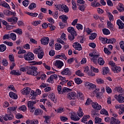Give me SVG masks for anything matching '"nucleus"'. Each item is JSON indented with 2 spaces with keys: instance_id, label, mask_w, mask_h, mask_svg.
Listing matches in <instances>:
<instances>
[{
  "instance_id": "f257e3e1",
  "label": "nucleus",
  "mask_w": 124,
  "mask_h": 124,
  "mask_svg": "<svg viewBox=\"0 0 124 124\" xmlns=\"http://www.w3.org/2000/svg\"><path fill=\"white\" fill-rule=\"evenodd\" d=\"M36 68L34 67V66H28L25 67H21L20 68V71L22 72L26 71L27 74L28 75H36Z\"/></svg>"
},
{
  "instance_id": "f03ea898",
  "label": "nucleus",
  "mask_w": 124,
  "mask_h": 124,
  "mask_svg": "<svg viewBox=\"0 0 124 124\" xmlns=\"http://www.w3.org/2000/svg\"><path fill=\"white\" fill-rule=\"evenodd\" d=\"M108 64L111 66V70L114 73H120L122 71V67L117 65L113 61H110Z\"/></svg>"
},
{
  "instance_id": "7ed1b4c3",
  "label": "nucleus",
  "mask_w": 124,
  "mask_h": 124,
  "mask_svg": "<svg viewBox=\"0 0 124 124\" xmlns=\"http://www.w3.org/2000/svg\"><path fill=\"white\" fill-rule=\"evenodd\" d=\"M35 104H36V101H29L28 102V108L30 112L31 113L34 112V110H35V106L34 105H35Z\"/></svg>"
},
{
  "instance_id": "20e7f679",
  "label": "nucleus",
  "mask_w": 124,
  "mask_h": 124,
  "mask_svg": "<svg viewBox=\"0 0 124 124\" xmlns=\"http://www.w3.org/2000/svg\"><path fill=\"white\" fill-rule=\"evenodd\" d=\"M33 53L38 55V59H42L44 56V51L41 48H36L33 50Z\"/></svg>"
},
{
  "instance_id": "39448f33",
  "label": "nucleus",
  "mask_w": 124,
  "mask_h": 124,
  "mask_svg": "<svg viewBox=\"0 0 124 124\" xmlns=\"http://www.w3.org/2000/svg\"><path fill=\"white\" fill-rule=\"evenodd\" d=\"M24 58L25 61H33L34 54L31 52H28L24 55Z\"/></svg>"
},
{
  "instance_id": "423d86ee",
  "label": "nucleus",
  "mask_w": 124,
  "mask_h": 124,
  "mask_svg": "<svg viewBox=\"0 0 124 124\" xmlns=\"http://www.w3.org/2000/svg\"><path fill=\"white\" fill-rule=\"evenodd\" d=\"M89 56L91 57V61H92L93 62L95 63V64L97 63V59L99 58V56H100L99 54L97 53L95 54L93 52V53H90L89 54Z\"/></svg>"
},
{
  "instance_id": "0eeeda50",
  "label": "nucleus",
  "mask_w": 124,
  "mask_h": 124,
  "mask_svg": "<svg viewBox=\"0 0 124 124\" xmlns=\"http://www.w3.org/2000/svg\"><path fill=\"white\" fill-rule=\"evenodd\" d=\"M64 65L63 62L60 60H56L54 62V66H56L57 68L61 69Z\"/></svg>"
},
{
  "instance_id": "6e6552de",
  "label": "nucleus",
  "mask_w": 124,
  "mask_h": 124,
  "mask_svg": "<svg viewBox=\"0 0 124 124\" xmlns=\"http://www.w3.org/2000/svg\"><path fill=\"white\" fill-rule=\"evenodd\" d=\"M31 88L30 87H25L21 90V93L22 94L24 95H28L30 94V93H31Z\"/></svg>"
},
{
  "instance_id": "1a4fd4ad",
  "label": "nucleus",
  "mask_w": 124,
  "mask_h": 124,
  "mask_svg": "<svg viewBox=\"0 0 124 124\" xmlns=\"http://www.w3.org/2000/svg\"><path fill=\"white\" fill-rule=\"evenodd\" d=\"M114 97L115 99L119 103H124V97L123 96L122 94L119 95H115Z\"/></svg>"
},
{
  "instance_id": "9d476101",
  "label": "nucleus",
  "mask_w": 124,
  "mask_h": 124,
  "mask_svg": "<svg viewBox=\"0 0 124 124\" xmlns=\"http://www.w3.org/2000/svg\"><path fill=\"white\" fill-rule=\"evenodd\" d=\"M50 39L48 37H44L41 39V43L42 45H48Z\"/></svg>"
},
{
  "instance_id": "9b49d317",
  "label": "nucleus",
  "mask_w": 124,
  "mask_h": 124,
  "mask_svg": "<svg viewBox=\"0 0 124 124\" xmlns=\"http://www.w3.org/2000/svg\"><path fill=\"white\" fill-rule=\"evenodd\" d=\"M3 119L4 121H5L7 122V121H12V120H13L14 119V116L12 114H5V116L3 117Z\"/></svg>"
},
{
  "instance_id": "f8f14e48",
  "label": "nucleus",
  "mask_w": 124,
  "mask_h": 124,
  "mask_svg": "<svg viewBox=\"0 0 124 124\" xmlns=\"http://www.w3.org/2000/svg\"><path fill=\"white\" fill-rule=\"evenodd\" d=\"M62 75H66L67 76H69L71 75V72L68 68H66L62 70L61 72Z\"/></svg>"
},
{
  "instance_id": "ddd939ff",
  "label": "nucleus",
  "mask_w": 124,
  "mask_h": 124,
  "mask_svg": "<svg viewBox=\"0 0 124 124\" xmlns=\"http://www.w3.org/2000/svg\"><path fill=\"white\" fill-rule=\"evenodd\" d=\"M92 106L93 108V109H94L95 110H101V109L102 108L101 106L98 104L97 102H94L92 103Z\"/></svg>"
},
{
  "instance_id": "4468645a",
  "label": "nucleus",
  "mask_w": 124,
  "mask_h": 124,
  "mask_svg": "<svg viewBox=\"0 0 124 124\" xmlns=\"http://www.w3.org/2000/svg\"><path fill=\"white\" fill-rule=\"evenodd\" d=\"M77 94L75 92H71L68 93V98L70 100L76 99Z\"/></svg>"
},
{
  "instance_id": "2eb2a0df",
  "label": "nucleus",
  "mask_w": 124,
  "mask_h": 124,
  "mask_svg": "<svg viewBox=\"0 0 124 124\" xmlns=\"http://www.w3.org/2000/svg\"><path fill=\"white\" fill-rule=\"evenodd\" d=\"M17 21H18V17H10L8 19V21L9 22V23H11L12 25L16 24V23H17Z\"/></svg>"
},
{
  "instance_id": "dca6fc26",
  "label": "nucleus",
  "mask_w": 124,
  "mask_h": 124,
  "mask_svg": "<svg viewBox=\"0 0 124 124\" xmlns=\"http://www.w3.org/2000/svg\"><path fill=\"white\" fill-rule=\"evenodd\" d=\"M73 46L76 50H78V51H81V50L82 49L81 44H79L78 42L74 43Z\"/></svg>"
},
{
  "instance_id": "f3484780",
  "label": "nucleus",
  "mask_w": 124,
  "mask_h": 124,
  "mask_svg": "<svg viewBox=\"0 0 124 124\" xmlns=\"http://www.w3.org/2000/svg\"><path fill=\"white\" fill-rule=\"evenodd\" d=\"M67 31L69 33H71V35H77V32H76L73 27L68 28Z\"/></svg>"
},
{
  "instance_id": "a211bd4d",
  "label": "nucleus",
  "mask_w": 124,
  "mask_h": 124,
  "mask_svg": "<svg viewBox=\"0 0 124 124\" xmlns=\"http://www.w3.org/2000/svg\"><path fill=\"white\" fill-rule=\"evenodd\" d=\"M10 74L12 75H16V76H20L22 74L19 70H13L10 72Z\"/></svg>"
},
{
  "instance_id": "6ab92c4d",
  "label": "nucleus",
  "mask_w": 124,
  "mask_h": 124,
  "mask_svg": "<svg viewBox=\"0 0 124 124\" xmlns=\"http://www.w3.org/2000/svg\"><path fill=\"white\" fill-rule=\"evenodd\" d=\"M48 97L52 101H53V102H54V103H57V99L56 98V95L54 93H51L49 94Z\"/></svg>"
},
{
  "instance_id": "aec40b11",
  "label": "nucleus",
  "mask_w": 124,
  "mask_h": 124,
  "mask_svg": "<svg viewBox=\"0 0 124 124\" xmlns=\"http://www.w3.org/2000/svg\"><path fill=\"white\" fill-rule=\"evenodd\" d=\"M30 99H32V100H35V97H36L37 94L36 92H34V91L32 90L31 91V93H30Z\"/></svg>"
},
{
  "instance_id": "412c9836",
  "label": "nucleus",
  "mask_w": 124,
  "mask_h": 124,
  "mask_svg": "<svg viewBox=\"0 0 124 124\" xmlns=\"http://www.w3.org/2000/svg\"><path fill=\"white\" fill-rule=\"evenodd\" d=\"M61 8L62 9V11H64L65 13H68L69 11V8H68L66 5H61Z\"/></svg>"
},
{
  "instance_id": "4be33fe9",
  "label": "nucleus",
  "mask_w": 124,
  "mask_h": 124,
  "mask_svg": "<svg viewBox=\"0 0 124 124\" xmlns=\"http://www.w3.org/2000/svg\"><path fill=\"white\" fill-rule=\"evenodd\" d=\"M56 59H60L61 60H65L66 61L67 60V57L65 56V54L64 53H61L60 55H58L56 56Z\"/></svg>"
},
{
  "instance_id": "5701e85b",
  "label": "nucleus",
  "mask_w": 124,
  "mask_h": 124,
  "mask_svg": "<svg viewBox=\"0 0 124 124\" xmlns=\"http://www.w3.org/2000/svg\"><path fill=\"white\" fill-rule=\"evenodd\" d=\"M117 25L118 26L119 29H123L124 28V24L120 19L117 20Z\"/></svg>"
},
{
  "instance_id": "b1692460",
  "label": "nucleus",
  "mask_w": 124,
  "mask_h": 124,
  "mask_svg": "<svg viewBox=\"0 0 124 124\" xmlns=\"http://www.w3.org/2000/svg\"><path fill=\"white\" fill-rule=\"evenodd\" d=\"M71 119L73 121H79V120H80V118H78L77 116V115H76V114H75L74 113H72V115L71 116Z\"/></svg>"
},
{
  "instance_id": "393cba45",
  "label": "nucleus",
  "mask_w": 124,
  "mask_h": 124,
  "mask_svg": "<svg viewBox=\"0 0 124 124\" xmlns=\"http://www.w3.org/2000/svg\"><path fill=\"white\" fill-rule=\"evenodd\" d=\"M60 19H62L63 23H66L67 20L68 19V17L66 15H62L59 16Z\"/></svg>"
},
{
  "instance_id": "a878e982",
  "label": "nucleus",
  "mask_w": 124,
  "mask_h": 124,
  "mask_svg": "<svg viewBox=\"0 0 124 124\" xmlns=\"http://www.w3.org/2000/svg\"><path fill=\"white\" fill-rule=\"evenodd\" d=\"M10 97L13 98L14 99H17L18 98V96L14 92H10L9 93Z\"/></svg>"
},
{
  "instance_id": "bb28decb",
  "label": "nucleus",
  "mask_w": 124,
  "mask_h": 124,
  "mask_svg": "<svg viewBox=\"0 0 124 124\" xmlns=\"http://www.w3.org/2000/svg\"><path fill=\"white\" fill-rule=\"evenodd\" d=\"M78 116L79 117V118H82L83 116H84V112H83V110L79 107L78 110Z\"/></svg>"
},
{
  "instance_id": "cd10ccee",
  "label": "nucleus",
  "mask_w": 124,
  "mask_h": 124,
  "mask_svg": "<svg viewBox=\"0 0 124 124\" xmlns=\"http://www.w3.org/2000/svg\"><path fill=\"white\" fill-rule=\"evenodd\" d=\"M16 110H17V107H8L7 108L8 112H10V113H11V112H13V113L16 112Z\"/></svg>"
},
{
  "instance_id": "c85d7f7f",
  "label": "nucleus",
  "mask_w": 124,
  "mask_h": 124,
  "mask_svg": "<svg viewBox=\"0 0 124 124\" xmlns=\"http://www.w3.org/2000/svg\"><path fill=\"white\" fill-rule=\"evenodd\" d=\"M97 62H98L99 65H103L104 63H105V61H104V60H103V58H99L98 59Z\"/></svg>"
},
{
  "instance_id": "c756f323",
  "label": "nucleus",
  "mask_w": 124,
  "mask_h": 124,
  "mask_svg": "<svg viewBox=\"0 0 124 124\" xmlns=\"http://www.w3.org/2000/svg\"><path fill=\"white\" fill-rule=\"evenodd\" d=\"M34 67H35L36 68V70H35V71H36V75H31V76H37V75H38V76H42V75L43 74V72H41V71H37L38 70V68L37 67H35L34 66Z\"/></svg>"
},
{
  "instance_id": "7c9ffc66",
  "label": "nucleus",
  "mask_w": 124,
  "mask_h": 124,
  "mask_svg": "<svg viewBox=\"0 0 124 124\" xmlns=\"http://www.w3.org/2000/svg\"><path fill=\"white\" fill-rule=\"evenodd\" d=\"M103 75H105L106 74H108L109 72H110V70L108 67L103 68Z\"/></svg>"
},
{
  "instance_id": "2f4dec72",
  "label": "nucleus",
  "mask_w": 124,
  "mask_h": 124,
  "mask_svg": "<svg viewBox=\"0 0 124 124\" xmlns=\"http://www.w3.org/2000/svg\"><path fill=\"white\" fill-rule=\"evenodd\" d=\"M0 5H2L3 7H5V8H7V9H9L10 8L9 4L7 3L5 1L1 2L0 3Z\"/></svg>"
},
{
  "instance_id": "473e14b6",
  "label": "nucleus",
  "mask_w": 124,
  "mask_h": 124,
  "mask_svg": "<svg viewBox=\"0 0 124 124\" xmlns=\"http://www.w3.org/2000/svg\"><path fill=\"white\" fill-rule=\"evenodd\" d=\"M116 41H117V40L115 38H110L109 39H107V43H108V44H113V43H116Z\"/></svg>"
},
{
  "instance_id": "72a5a7b5",
  "label": "nucleus",
  "mask_w": 124,
  "mask_h": 124,
  "mask_svg": "<svg viewBox=\"0 0 124 124\" xmlns=\"http://www.w3.org/2000/svg\"><path fill=\"white\" fill-rule=\"evenodd\" d=\"M99 39L100 40L101 42L103 43V44H106L107 43V38H103L101 36L99 37Z\"/></svg>"
},
{
  "instance_id": "f704fd0d",
  "label": "nucleus",
  "mask_w": 124,
  "mask_h": 124,
  "mask_svg": "<svg viewBox=\"0 0 124 124\" xmlns=\"http://www.w3.org/2000/svg\"><path fill=\"white\" fill-rule=\"evenodd\" d=\"M6 50V46L4 44L0 45V52H4Z\"/></svg>"
},
{
  "instance_id": "c9c22d12",
  "label": "nucleus",
  "mask_w": 124,
  "mask_h": 124,
  "mask_svg": "<svg viewBox=\"0 0 124 124\" xmlns=\"http://www.w3.org/2000/svg\"><path fill=\"white\" fill-rule=\"evenodd\" d=\"M71 90V89L67 87H64L62 90V94L65 93H68V92H70Z\"/></svg>"
},
{
  "instance_id": "e433bc0d",
  "label": "nucleus",
  "mask_w": 124,
  "mask_h": 124,
  "mask_svg": "<svg viewBox=\"0 0 124 124\" xmlns=\"http://www.w3.org/2000/svg\"><path fill=\"white\" fill-rule=\"evenodd\" d=\"M89 118H90V115H84L81 119V122L82 123H85V122H87V121H88V119H89Z\"/></svg>"
},
{
  "instance_id": "4c0bfd02",
  "label": "nucleus",
  "mask_w": 124,
  "mask_h": 124,
  "mask_svg": "<svg viewBox=\"0 0 124 124\" xmlns=\"http://www.w3.org/2000/svg\"><path fill=\"white\" fill-rule=\"evenodd\" d=\"M97 35V34L96 33H92L89 37V39H90V40H93L96 38Z\"/></svg>"
},
{
  "instance_id": "58836bf2",
  "label": "nucleus",
  "mask_w": 124,
  "mask_h": 124,
  "mask_svg": "<svg viewBox=\"0 0 124 124\" xmlns=\"http://www.w3.org/2000/svg\"><path fill=\"white\" fill-rule=\"evenodd\" d=\"M118 113L119 115H122V114H124V105L122 104V106L119 109Z\"/></svg>"
},
{
  "instance_id": "ea45409f",
  "label": "nucleus",
  "mask_w": 124,
  "mask_h": 124,
  "mask_svg": "<svg viewBox=\"0 0 124 124\" xmlns=\"http://www.w3.org/2000/svg\"><path fill=\"white\" fill-rule=\"evenodd\" d=\"M117 9L119 12H124V8L123 5L121 3L119 4V6L117 8Z\"/></svg>"
},
{
  "instance_id": "a19ab883",
  "label": "nucleus",
  "mask_w": 124,
  "mask_h": 124,
  "mask_svg": "<svg viewBox=\"0 0 124 124\" xmlns=\"http://www.w3.org/2000/svg\"><path fill=\"white\" fill-rule=\"evenodd\" d=\"M55 50L56 51H59L62 49V45L60 43H56L55 46Z\"/></svg>"
},
{
  "instance_id": "79ce46f5",
  "label": "nucleus",
  "mask_w": 124,
  "mask_h": 124,
  "mask_svg": "<svg viewBox=\"0 0 124 124\" xmlns=\"http://www.w3.org/2000/svg\"><path fill=\"white\" fill-rule=\"evenodd\" d=\"M107 26L108 29H109V30H113V28H114V25L109 21H108Z\"/></svg>"
},
{
  "instance_id": "37998d69",
  "label": "nucleus",
  "mask_w": 124,
  "mask_h": 124,
  "mask_svg": "<svg viewBox=\"0 0 124 124\" xmlns=\"http://www.w3.org/2000/svg\"><path fill=\"white\" fill-rule=\"evenodd\" d=\"M10 37L12 40H13V41H15L16 40V37H17V36L16 35V34L14 33H11L10 34Z\"/></svg>"
},
{
  "instance_id": "c03bdc74",
  "label": "nucleus",
  "mask_w": 124,
  "mask_h": 124,
  "mask_svg": "<svg viewBox=\"0 0 124 124\" xmlns=\"http://www.w3.org/2000/svg\"><path fill=\"white\" fill-rule=\"evenodd\" d=\"M14 32H16V33H17V34H19V35H22L23 33V31L22 29H16L14 31Z\"/></svg>"
},
{
  "instance_id": "a18cd8bd",
  "label": "nucleus",
  "mask_w": 124,
  "mask_h": 124,
  "mask_svg": "<svg viewBox=\"0 0 124 124\" xmlns=\"http://www.w3.org/2000/svg\"><path fill=\"white\" fill-rule=\"evenodd\" d=\"M103 33L105 34V35H108V34H110V31L107 29H103Z\"/></svg>"
},
{
  "instance_id": "49530a36",
  "label": "nucleus",
  "mask_w": 124,
  "mask_h": 124,
  "mask_svg": "<svg viewBox=\"0 0 124 124\" xmlns=\"http://www.w3.org/2000/svg\"><path fill=\"white\" fill-rule=\"evenodd\" d=\"M31 24L33 25V26H34V27H36V26H38V25H40V24H41V21L37 20L33 21L32 22Z\"/></svg>"
},
{
  "instance_id": "de8ad7c7",
  "label": "nucleus",
  "mask_w": 124,
  "mask_h": 124,
  "mask_svg": "<svg viewBox=\"0 0 124 124\" xmlns=\"http://www.w3.org/2000/svg\"><path fill=\"white\" fill-rule=\"evenodd\" d=\"M74 81L76 84H78V85H80V84L82 83V80L79 78H75Z\"/></svg>"
},
{
  "instance_id": "09e8293b",
  "label": "nucleus",
  "mask_w": 124,
  "mask_h": 124,
  "mask_svg": "<svg viewBox=\"0 0 124 124\" xmlns=\"http://www.w3.org/2000/svg\"><path fill=\"white\" fill-rule=\"evenodd\" d=\"M115 90V92H117L118 93H124V90L121 87H116Z\"/></svg>"
},
{
  "instance_id": "8fccbe9b",
  "label": "nucleus",
  "mask_w": 124,
  "mask_h": 124,
  "mask_svg": "<svg viewBox=\"0 0 124 124\" xmlns=\"http://www.w3.org/2000/svg\"><path fill=\"white\" fill-rule=\"evenodd\" d=\"M100 114L102 115H105L106 116H108V115H109L108 111H107L105 109H102L100 111Z\"/></svg>"
},
{
  "instance_id": "3c124183",
  "label": "nucleus",
  "mask_w": 124,
  "mask_h": 124,
  "mask_svg": "<svg viewBox=\"0 0 124 124\" xmlns=\"http://www.w3.org/2000/svg\"><path fill=\"white\" fill-rule=\"evenodd\" d=\"M31 63L33 64V65H40L42 64V61L36 62V61H31Z\"/></svg>"
},
{
  "instance_id": "603ef678",
  "label": "nucleus",
  "mask_w": 124,
  "mask_h": 124,
  "mask_svg": "<svg viewBox=\"0 0 124 124\" xmlns=\"http://www.w3.org/2000/svg\"><path fill=\"white\" fill-rule=\"evenodd\" d=\"M91 5L93 7H98V6L100 5V4L99 3H96V1H94L91 3Z\"/></svg>"
},
{
  "instance_id": "864d4df0",
  "label": "nucleus",
  "mask_w": 124,
  "mask_h": 124,
  "mask_svg": "<svg viewBox=\"0 0 124 124\" xmlns=\"http://www.w3.org/2000/svg\"><path fill=\"white\" fill-rule=\"evenodd\" d=\"M72 9L73 10H76V8H77V6L76 5V2H75V0H72Z\"/></svg>"
},
{
  "instance_id": "5fc2aeb1",
  "label": "nucleus",
  "mask_w": 124,
  "mask_h": 124,
  "mask_svg": "<svg viewBox=\"0 0 124 124\" xmlns=\"http://www.w3.org/2000/svg\"><path fill=\"white\" fill-rule=\"evenodd\" d=\"M76 75H78V76H79L80 77H83L84 76V74L82 73V71L81 70H78L76 72Z\"/></svg>"
},
{
  "instance_id": "6e6d98bb",
  "label": "nucleus",
  "mask_w": 124,
  "mask_h": 124,
  "mask_svg": "<svg viewBox=\"0 0 124 124\" xmlns=\"http://www.w3.org/2000/svg\"><path fill=\"white\" fill-rule=\"evenodd\" d=\"M36 7V4L35 3H32L29 7V9H31V10H32L33 8H35Z\"/></svg>"
},
{
  "instance_id": "4d7b16f0",
  "label": "nucleus",
  "mask_w": 124,
  "mask_h": 124,
  "mask_svg": "<svg viewBox=\"0 0 124 124\" xmlns=\"http://www.w3.org/2000/svg\"><path fill=\"white\" fill-rule=\"evenodd\" d=\"M107 14H108V16L109 17L110 21H114V16L112 15V14H111V13H110V12H108L107 13Z\"/></svg>"
},
{
  "instance_id": "13d9d810",
  "label": "nucleus",
  "mask_w": 124,
  "mask_h": 124,
  "mask_svg": "<svg viewBox=\"0 0 124 124\" xmlns=\"http://www.w3.org/2000/svg\"><path fill=\"white\" fill-rule=\"evenodd\" d=\"M42 114V112H41V110L39 109L35 110L34 115H36V116H38V115H41Z\"/></svg>"
},
{
  "instance_id": "bf43d9fd",
  "label": "nucleus",
  "mask_w": 124,
  "mask_h": 124,
  "mask_svg": "<svg viewBox=\"0 0 124 124\" xmlns=\"http://www.w3.org/2000/svg\"><path fill=\"white\" fill-rule=\"evenodd\" d=\"M102 119L99 117H96L94 119L95 124H99L101 123Z\"/></svg>"
},
{
  "instance_id": "052dcab7",
  "label": "nucleus",
  "mask_w": 124,
  "mask_h": 124,
  "mask_svg": "<svg viewBox=\"0 0 124 124\" xmlns=\"http://www.w3.org/2000/svg\"><path fill=\"white\" fill-rule=\"evenodd\" d=\"M62 85H58L57 87V91H58V93L60 94H62Z\"/></svg>"
},
{
  "instance_id": "680f3d73",
  "label": "nucleus",
  "mask_w": 124,
  "mask_h": 124,
  "mask_svg": "<svg viewBox=\"0 0 124 124\" xmlns=\"http://www.w3.org/2000/svg\"><path fill=\"white\" fill-rule=\"evenodd\" d=\"M52 105H53V104H52V103H50V101H47V102L46 103V107H47V108H49L50 109H51V108H52Z\"/></svg>"
},
{
  "instance_id": "e2e57ef3",
  "label": "nucleus",
  "mask_w": 124,
  "mask_h": 124,
  "mask_svg": "<svg viewBox=\"0 0 124 124\" xmlns=\"http://www.w3.org/2000/svg\"><path fill=\"white\" fill-rule=\"evenodd\" d=\"M78 96L80 99H84V94L80 92H78Z\"/></svg>"
},
{
  "instance_id": "0e129e2a",
  "label": "nucleus",
  "mask_w": 124,
  "mask_h": 124,
  "mask_svg": "<svg viewBox=\"0 0 124 124\" xmlns=\"http://www.w3.org/2000/svg\"><path fill=\"white\" fill-rule=\"evenodd\" d=\"M76 28L77 29V30H78V31L81 30H83V25H82L78 23L76 25Z\"/></svg>"
},
{
  "instance_id": "69168bd1",
  "label": "nucleus",
  "mask_w": 124,
  "mask_h": 124,
  "mask_svg": "<svg viewBox=\"0 0 124 124\" xmlns=\"http://www.w3.org/2000/svg\"><path fill=\"white\" fill-rule=\"evenodd\" d=\"M117 120L116 118H114V117H111L110 119V120L109 121V123L110 124H115Z\"/></svg>"
},
{
  "instance_id": "338daca9",
  "label": "nucleus",
  "mask_w": 124,
  "mask_h": 124,
  "mask_svg": "<svg viewBox=\"0 0 124 124\" xmlns=\"http://www.w3.org/2000/svg\"><path fill=\"white\" fill-rule=\"evenodd\" d=\"M86 9V5H81L79 6L78 9L80 10V11H84Z\"/></svg>"
},
{
  "instance_id": "774afa93",
  "label": "nucleus",
  "mask_w": 124,
  "mask_h": 124,
  "mask_svg": "<svg viewBox=\"0 0 124 124\" xmlns=\"http://www.w3.org/2000/svg\"><path fill=\"white\" fill-rule=\"evenodd\" d=\"M120 45L121 49L123 50V52H124V41H122L120 42Z\"/></svg>"
}]
</instances>
